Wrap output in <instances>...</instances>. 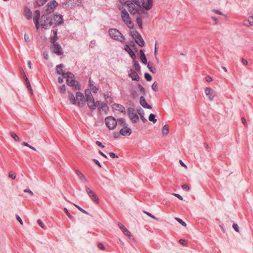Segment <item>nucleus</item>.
Instances as JSON below:
<instances>
[{"mask_svg":"<svg viewBox=\"0 0 253 253\" xmlns=\"http://www.w3.org/2000/svg\"><path fill=\"white\" fill-rule=\"evenodd\" d=\"M130 35L138 45L141 47H143L145 45L144 41L140 34L136 30L130 31Z\"/></svg>","mask_w":253,"mask_h":253,"instance_id":"nucleus-5","label":"nucleus"},{"mask_svg":"<svg viewBox=\"0 0 253 253\" xmlns=\"http://www.w3.org/2000/svg\"><path fill=\"white\" fill-rule=\"evenodd\" d=\"M169 129L168 125H165L162 129V133L163 135H166L169 133Z\"/></svg>","mask_w":253,"mask_h":253,"instance_id":"nucleus-38","label":"nucleus"},{"mask_svg":"<svg viewBox=\"0 0 253 253\" xmlns=\"http://www.w3.org/2000/svg\"><path fill=\"white\" fill-rule=\"evenodd\" d=\"M147 67L149 69V70L153 73H156V69L155 68H153L152 65L150 64V62L148 63L147 64Z\"/></svg>","mask_w":253,"mask_h":253,"instance_id":"nucleus-45","label":"nucleus"},{"mask_svg":"<svg viewBox=\"0 0 253 253\" xmlns=\"http://www.w3.org/2000/svg\"><path fill=\"white\" fill-rule=\"evenodd\" d=\"M137 111L138 112L139 115H140V119L143 121V122L144 123L147 122V120L145 119L144 117V110L140 107H138L137 108Z\"/></svg>","mask_w":253,"mask_h":253,"instance_id":"nucleus-24","label":"nucleus"},{"mask_svg":"<svg viewBox=\"0 0 253 253\" xmlns=\"http://www.w3.org/2000/svg\"><path fill=\"white\" fill-rule=\"evenodd\" d=\"M121 17L123 21L128 28H133V24L131 21L129 14L126 9H123L122 11L121 12Z\"/></svg>","mask_w":253,"mask_h":253,"instance_id":"nucleus-7","label":"nucleus"},{"mask_svg":"<svg viewBox=\"0 0 253 253\" xmlns=\"http://www.w3.org/2000/svg\"><path fill=\"white\" fill-rule=\"evenodd\" d=\"M205 92L210 101H212L214 97L216 95L215 91L211 87H206Z\"/></svg>","mask_w":253,"mask_h":253,"instance_id":"nucleus-13","label":"nucleus"},{"mask_svg":"<svg viewBox=\"0 0 253 253\" xmlns=\"http://www.w3.org/2000/svg\"><path fill=\"white\" fill-rule=\"evenodd\" d=\"M85 189L86 190V193H87L88 196L90 198V199L95 203L98 204L99 202V199L97 197L96 195L94 193V191H93L92 190H91L89 187L87 186L85 187Z\"/></svg>","mask_w":253,"mask_h":253,"instance_id":"nucleus-11","label":"nucleus"},{"mask_svg":"<svg viewBox=\"0 0 253 253\" xmlns=\"http://www.w3.org/2000/svg\"><path fill=\"white\" fill-rule=\"evenodd\" d=\"M125 50L126 51L130 56L132 58V59H135L136 56L135 54L133 51L132 49L130 47L129 45L128 44H126L125 46Z\"/></svg>","mask_w":253,"mask_h":253,"instance_id":"nucleus-20","label":"nucleus"},{"mask_svg":"<svg viewBox=\"0 0 253 253\" xmlns=\"http://www.w3.org/2000/svg\"><path fill=\"white\" fill-rule=\"evenodd\" d=\"M88 85L91 90L94 93H97L98 88L93 85V82L91 81V78L89 79Z\"/></svg>","mask_w":253,"mask_h":253,"instance_id":"nucleus-29","label":"nucleus"},{"mask_svg":"<svg viewBox=\"0 0 253 253\" xmlns=\"http://www.w3.org/2000/svg\"><path fill=\"white\" fill-rule=\"evenodd\" d=\"M129 45L132 50H134L136 52L137 51V46L133 42L130 43Z\"/></svg>","mask_w":253,"mask_h":253,"instance_id":"nucleus-54","label":"nucleus"},{"mask_svg":"<svg viewBox=\"0 0 253 253\" xmlns=\"http://www.w3.org/2000/svg\"><path fill=\"white\" fill-rule=\"evenodd\" d=\"M75 206L78 208V209L81 212L86 214H88V212L87 211H85L83 209H82L81 207H80V206L77 205H75L74 204Z\"/></svg>","mask_w":253,"mask_h":253,"instance_id":"nucleus-53","label":"nucleus"},{"mask_svg":"<svg viewBox=\"0 0 253 253\" xmlns=\"http://www.w3.org/2000/svg\"><path fill=\"white\" fill-rule=\"evenodd\" d=\"M92 100H94V98L92 94L88 95L86 97V99H85V102L86 101L87 102Z\"/></svg>","mask_w":253,"mask_h":253,"instance_id":"nucleus-55","label":"nucleus"},{"mask_svg":"<svg viewBox=\"0 0 253 253\" xmlns=\"http://www.w3.org/2000/svg\"><path fill=\"white\" fill-rule=\"evenodd\" d=\"M48 0H36V3L39 6L44 4Z\"/></svg>","mask_w":253,"mask_h":253,"instance_id":"nucleus-44","label":"nucleus"},{"mask_svg":"<svg viewBox=\"0 0 253 253\" xmlns=\"http://www.w3.org/2000/svg\"><path fill=\"white\" fill-rule=\"evenodd\" d=\"M63 67H64V66L62 64H60L58 65L56 67V72H57V74H58L59 75H62V76L63 77V78H66V75H67V73L64 72V71L63 70Z\"/></svg>","mask_w":253,"mask_h":253,"instance_id":"nucleus-19","label":"nucleus"},{"mask_svg":"<svg viewBox=\"0 0 253 253\" xmlns=\"http://www.w3.org/2000/svg\"><path fill=\"white\" fill-rule=\"evenodd\" d=\"M123 233L126 236H127L129 239H133V237L132 236L131 233L126 228L122 231Z\"/></svg>","mask_w":253,"mask_h":253,"instance_id":"nucleus-39","label":"nucleus"},{"mask_svg":"<svg viewBox=\"0 0 253 253\" xmlns=\"http://www.w3.org/2000/svg\"><path fill=\"white\" fill-rule=\"evenodd\" d=\"M113 108L115 110H118L120 111L121 113L123 114H126V110L125 108L122 105L117 104V103H114L113 105Z\"/></svg>","mask_w":253,"mask_h":253,"instance_id":"nucleus-23","label":"nucleus"},{"mask_svg":"<svg viewBox=\"0 0 253 253\" xmlns=\"http://www.w3.org/2000/svg\"><path fill=\"white\" fill-rule=\"evenodd\" d=\"M131 130L130 128L128 127H123L120 130V134L123 136H129L131 134Z\"/></svg>","mask_w":253,"mask_h":253,"instance_id":"nucleus-18","label":"nucleus"},{"mask_svg":"<svg viewBox=\"0 0 253 253\" xmlns=\"http://www.w3.org/2000/svg\"><path fill=\"white\" fill-rule=\"evenodd\" d=\"M118 226L119 227V228L121 229V230H122V231H123V230H125V229L126 228L120 222H118Z\"/></svg>","mask_w":253,"mask_h":253,"instance_id":"nucleus-64","label":"nucleus"},{"mask_svg":"<svg viewBox=\"0 0 253 253\" xmlns=\"http://www.w3.org/2000/svg\"><path fill=\"white\" fill-rule=\"evenodd\" d=\"M174 219L178 221L180 224H181L183 226H186L187 224L186 223L183 221L181 219L178 218V217H175Z\"/></svg>","mask_w":253,"mask_h":253,"instance_id":"nucleus-49","label":"nucleus"},{"mask_svg":"<svg viewBox=\"0 0 253 253\" xmlns=\"http://www.w3.org/2000/svg\"><path fill=\"white\" fill-rule=\"evenodd\" d=\"M92 161L94 162L99 168H101V165L97 160L93 159Z\"/></svg>","mask_w":253,"mask_h":253,"instance_id":"nucleus-61","label":"nucleus"},{"mask_svg":"<svg viewBox=\"0 0 253 253\" xmlns=\"http://www.w3.org/2000/svg\"><path fill=\"white\" fill-rule=\"evenodd\" d=\"M35 14L36 16L33 18V21L34 23L35 24L37 29H39L40 27V24L38 20L40 14V11L38 10H36L35 11Z\"/></svg>","mask_w":253,"mask_h":253,"instance_id":"nucleus-21","label":"nucleus"},{"mask_svg":"<svg viewBox=\"0 0 253 253\" xmlns=\"http://www.w3.org/2000/svg\"><path fill=\"white\" fill-rule=\"evenodd\" d=\"M37 222L42 228L45 229V226L41 219H38Z\"/></svg>","mask_w":253,"mask_h":253,"instance_id":"nucleus-57","label":"nucleus"},{"mask_svg":"<svg viewBox=\"0 0 253 253\" xmlns=\"http://www.w3.org/2000/svg\"><path fill=\"white\" fill-rule=\"evenodd\" d=\"M144 16H143L142 14L138 15V16H137L136 18V22L137 24H138L139 28L140 29H142L143 26H142V18H144Z\"/></svg>","mask_w":253,"mask_h":253,"instance_id":"nucleus-28","label":"nucleus"},{"mask_svg":"<svg viewBox=\"0 0 253 253\" xmlns=\"http://www.w3.org/2000/svg\"><path fill=\"white\" fill-rule=\"evenodd\" d=\"M124 4L128 7V10L131 14H144L145 15V17L147 16V11L143 9L141 7H137V6L133 4V3H130V1H126L124 2Z\"/></svg>","mask_w":253,"mask_h":253,"instance_id":"nucleus-1","label":"nucleus"},{"mask_svg":"<svg viewBox=\"0 0 253 253\" xmlns=\"http://www.w3.org/2000/svg\"><path fill=\"white\" fill-rule=\"evenodd\" d=\"M181 187L183 190L187 192L189 191L190 190V187L186 184H182L181 185Z\"/></svg>","mask_w":253,"mask_h":253,"instance_id":"nucleus-56","label":"nucleus"},{"mask_svg":"<svg viewBox=\"0 0 253 253\" xmlns=\"http://www.w3.org/2000/svg\"><path fill=\"white\" fill-rule=\"evenodd\" d=\"M23 79L25 82V84L27 85V87L28 88V89L30 91H31L32 89L31 87L30 83L26 75H24V76H23Z\"/></svg>","mask_w":253,"mask_h":253,"instance_id":"nucleus-36","label":"nucleus"},{"mask_svg":"<svg viewBox=\"0 0 253 253\" xmlns=\"http://www.w3.org/2000/svg\"><path fill=\"white\" fill-rule=\"evenodd\" d=\"M179 242L181 245L184 246H186L187 244V241L184 239H180Z\"/></svg>","mask_w":253,"mask_h":253,"instance_id":"nucleus-59","label":"nucleus"},{"mask_svg":"<svg viewBox=\"0 0 253 253\" xmlns=\"http://www.w3.org/2000/svg\"><path fill=\"white\" fill-rule=\"evenodd\" d=\"M152 6L153 0H142L141 6L143 9L149 10L152 8Z\"/></svg>","mask_w":253,"mask_h":253,"instance_id":"nucleus-15","label":"nucleus"},{"mask_svg":"<svg viewBox=\"0 0 253 253\" xmlns=\"http://www.w3.org/2000/svg\"><path fill=\"white\" fill-rule=\"evenodd\" d=\"M51 18V13H46L42 15L40 20V25L44 29H48L52 25V21Z\"/></svg>","mask_w":253,"mask_h":253,"instance_id":"nucleus-2","label":"nucleus"},{"mask_svg":"<svg viewBox=\"0 0 253 253\" xmlns=\"http://www.w3.org/2000/svg\"><path fill=\"white\" fill-rule=\"evenodd\" d=\"M69 100L71 104L73 105L77 104L76 98L74 96V94L72 93H70L69 94Z\"/></svg>","mask_w":253,"mask_h":253,"instance_id":"nucleus-34","label":"nucleus"},{"mask_svg":"<svg viewBox=\"0 0 253 253\" xmlns=\"http://www.w3.org/2000/svg\"><path fill=\"white\" fill-rule=\"evenodd\" d=\"M64 211L65 212L66 215H67V216L71 219L72 220V221H74L75 220V218L74 216H72L70 213H69V212L68 211V210H67V209L66 208H64Z\"/></svg>","mask_w":253,"mask_h":253,"instance_id":"nucleus-42","label":"nucleus"},{"mask_svg":"<svg viewBox=\"0 0 253 253\" xmlns=\"http://www.w3.org/2000/svg\"><path fill=\"white\" fill-rule=\"evenodd\" d=\"M88 107L92 110H94L97 107V102L95 103L94 100H92L87 102Z\"/></svg>","mask_w":253,"mask_h":253,"instance_id":"nucleus-31","label":"nucleus"},{"mask_svg":"<svg viewBox=\"0 0 253 253\" xmlns=\"http://www.w3.org/2000/svg\"><path fill=\"white\" fill-rule=\"evenodd\" d=\"M140 53V58L141 59V62L144 64H147L148 63L147 62V58L145 55V53L142 49H140L139 51Z\"/></svg>","mask_w":253,"mask_h":253,"instance_id":"nucleus-26","label":"nucleus"},{"mask_svg":"<svg viewBox=\"0 0 253 253\" xmlns=\"http://www.w3.org/2000/svg\"><path fill=\"white\" fill-rule=\"evenodd\" d=\"M97 105H98V109L99 111L100 112L101 110L105 111L107 108V104L105 103L102 102L101 101H97Z\"/></svg>","mask_w":253,"mask_h":253,"instance_id":"nucleus-25","label":"nucleus"},{"mask_svg":"<svg viewBox=\"0 0 253 253\" xmlns=\"http://www.w3.org/2000/svg\"><path fill=\"white\" fill-rule=\"evenodd\" d=\"M52 32L53 34L50 39L51 42L53 41H56L58 39V37H57V29L54 27L52 30Z\"/></svg>","mask_w":253,"mask_h":253,"instance_id":"nucleus-27","label":"nucleus"},{"mask_svg":"<svg viewBox=\"0 0 253 253\" xmlns=\"http://www.w3.org/2000/svg\"><path fill=\"white\" fill-rule=\"evenodd\" d=\"M98 247L101 250H104L105 249L104 245L101 243H98Z\"/></svg>","mask_w":253,"mask_h":253,"instance_id":"nucleus-63","label":"nucleus"},{"mask_svg":"<svg viewBox=\"0 0 253 253\" xmlns=\"http://www.w3.org/2000/svg\"><path fill=\"white\" fill-rule=\"evenodd\" d=\"M81 3V0H66L64 3V6L68 8L79 5Z\"/></svg>","mask_w":253,"mask_h":253,"instance_id":"nucleus-10","label":"nucleus"},{"mask_svg":"<svg viewBox=\"0 0 253 253\" xmlns=\"http://www.w3.org/2000/svg\"><path fill=\"white\" fill-rule=\"evenodd\" d=\"M16 218L18 221V222L20 223V224L23 225V221H22L21 218H20V217L18 215H17V214L16 215Z\"/></svg>","mask_w":253,"mask_h":253,"instance_id":"nucleus-62","label":"nucleus"},{"mask_svg":"<svg viewBox=\"0 0 253 253\" xmlns=\"http://www.w3.org/2000/svg\"><path fill=\"white\" fill-rule=\"evenodd\" d=\"M127 114L129 118L133 123L137 122L139 120V117L134 109L130 107L128 108L127 109Z\"/></svg>","mask_w":253,"mask_h":253,"instance_id":"nucleus-9","label":"nucleus"},{"mask_svg":"<svg viewBox=\"0 0 253 253\" xmlns=\"http://www.w3.org/2000/svg\"><path fill=\"white\" fill-rule=\"evenodd\" d=\"M76 96V101H78V106L83 107L85 103V98L83 93L81 92H77Z\"/></svg>","mask_w":253,"mask_h":253,"instance_id":"nucleus-12","label":"nucleus"},{"mask_svg":"<svg viewBox=\"0 0 253 253\" xmlns=\"http://www.w3.org/2000/svg\"><path fill=\"white\" fill-rule=\"evenodd\" d=\"M130 3H133V4L137 7H141V4L142 2V0H130Z\"/></svg>","mask_w":253,"mask_h":253,"instance_id":"nucleus-37","label":"nucleus"},{"mask_svg":"<svg viewBox=\"0 0 253 253\" xmlns=\"http://www.w3.org/2000/svg\"><path fill=\"white\" fill-rule=\"evenodd\" d=\"M133 68L134 70L137 72H140V66L139 65L138 62L135 60V59H133Z\"/></svg>","mask_w":253,"mask_h":253,"instance_id":"nucleus-35","label":"nucleus"},{"mask_svg":"<svg viewBox=\"0 0 253 253\" xmlns=\"http://www.w3.org/2000/svg\"><path fill=\"white\" fill-rule=\"evenodd\" d=\"M152 89L155 91H158L159 90L158 84L156 82H155L152 85Z\"/></svg>","mask_w":253,"mask_h":253,"instance_id":"nucleus-46","label":"nucleus"},{"mask_svg":"<svg viewBox=\"0 0 253 253\" xmlns=\"http://www.w3.org/2000/svg\"><path fill=\"white\" fill-rule=\"evenodd\" d=\"M66 90V86L65 84L62 85L59 89V91L61 93L63 94L65 93Z\"/></svg>","mask_w":253,"mask_h":253,"instance_id":"nucleus-52","label":"nucleus"},{"mask_svg":"<svg viewBox=\"0 0 253 253\" xmlns=\"http://www.w3.org/2000/svg\"><path fill=\"white\" fill-rule=\"evenodd\" d=\"M57 5H58L57 2L55 0H53L48 3L47 9H48V10L53 9L57 6Z\"/></svg>","mask_w":253,"mask_h":253,"instance_id":"nucleus-30","label":"nucleus"},{"mask_svg":"<svg viewBox=\"0 0 253 253\" xmlns=\"http://www.w3.org/2000/svg\"><path fill=\"white\" fill-rule=\"evenodd\" d=\"M233 229L237 232H239V226L238 225L236 224V223H234L233 224Z\"/></svg>","mask_w":253,"mask_h":253,"instance_id":"nucleus-58","label":"nucleus"},{"mask_svg":"<svg viewBox=\"0 0 253 253\" xmlns=\"http://www.w3.org/2000/svg\"><path fill=\"white\" fill-rule=\"evenodd\" d=\"M138 88L139 89L140 91L142 93L143 95H145V88L139 84H137Z\"/></svg>","mask_w":253,"mask_h":253,"instance_id":"nucleus-50","label":"nucleus"},{"mask_svg":"<svg viewBox=\"0 0 253 253\" xmlns=\"http://www.w3.org/2000/svg\"><path fill=\"white\" fill-rule=\"evenodd\" d=\"M23 14L24 17L28 20L31 18L32 17V11L31 10V7L30 5L25 6L23 9Z\"/></svg>","mask_w":253,"mask_h":253,"instance_id":"nucleus-16","label":"nucleus"},{"mask_svg":"<svg viewBox=\"0 0 253 253\" xmlns=\"http://www.w3.org/2000/svg\"><path fill=\"white\" fill-rule=\"evenodd\" d=\"M66 78H67V84L69 86L74 87L75 90H79L80 89L79 83L75 80L73 74L71 72H68Z\"/></svg>","mask_w":253,"mask_h":253,"instance_id":"nucleus-3","label":"nucleus"},{"mask_svg":"<svg viewBox=\"0 0 253 253\" xmlns=\"http://www.w3.org/2000/svg\"><path fill=\"white\" fill-rule=\"evenodd\" d=\"M143 212L145 213L146 214H147L148 216H149V217L155 219L157 221H158L159 220V219L156 217V216H155L154 215H152L151 213L150 212H148L145 211H143Z\"/></svg>","mask_w":253,"mask_h":253,"instance_id":"nucleus-47","label":"nucleus"},{"mask_svg":"<svg viewBox=\"0 0 253 253\" xmlns=\"http://www.w3.org/2000/svg\"><path fill=\"white\" fill-rule=\"evenodd\" d=\"M247 22H248L250 26L253 25V16H250L248 21H245L244 23V25L245 26H249Z\"/></svg>","mask_w":253,"mask_h":253,"instance_id":"nucleus-41","label":"nucleus"},{"mask_svg":"<svg viewBox=\"0 0 253 253\" xmlns=\"http://www.w3.org/2000/svg\"><path fill=\"white\" fill-rule=\"evenodd\" d=\"M144 77H145V79H146V80L148 82L151 81L152 79L151 75L148 73H145Z\"/></svg>","mask_w":253,"mask_h":253,"instance_id":"nucleus-48","label":"nucleus"},{"mask_svg":"<svg viewBox=\"0 0 253 253\" xmlns=\"http://www.w3.org/2000/svg\"><path fill=\"white\" fill-rule=\"evenodd\" d=\"M156 115L153 114H150L149 117V120L151 122L155 123L157 122V120L155 119Z\"/></svg>","mask_w":253,"mask_h":253,"instance_id":"nucleus-43","label":"nucleus"},{"mask_svg":"<svg viewBox=\"0 0 253 253\" xmlns=\"http://www.w3.org/2000/svg\"><path fill=\"white\" fill-rule=\"evenodd\" d=\"M76 171V173L77 174V175H78V177L82 181H85L86 182H87V180L86 179V178L85 177V176H84V175L83 174H82L80 171H79L78 170L76 169L75 170Z\"/></svg>","mask_w":253,"mask_h":253,"instance_id":"nucleus-33","label":"nucleus"},{"mask_svg":"<svg viewBox=\"0 0 253 253\" xmlns=\"http://www.w3.org/2000/svg\"><path fill=\"white\" fill-rule=\"evenodd\" d=\"M139 102L140 105L145 108L151 109L152 106L149 105L146 101V100L143 96L140 97Z\"/></svg>","mask_w":253,"mask_h":253,"instance_id":"nucleus-22","label":"nucleus"},{"mask_svg":"<svg viewBox=\"0 0 253 253\" xmlns=\"http://www.w3.org/2000/svg\"><path fill=\"white\" fill-rule=\"evenodd\" d=\"M137 71H135L133 69H130L128 72V76L130 77L132 81H139L140 77L137 74Z\"/></svg>","mask_w":253,"mask_h":253,"instance_id":"nucleus-17","label":"nucleus"},{"mask_svg":"<svg viewBox=\"0 0 253 253\" xmlns=\"http://www.w3.org/2000/svg\"><path fill=\"white\" fill-rule=\"evenodd\" d=\"M107 127L111 130L114 129L117 125V120L112 116L107 117L105 119Z\"/></svg>","mask_w":253,"mask_h":253,"instance_id":"nucleus-8","label":"nucleus"},{"mask_svg":"<svg viewBox=\"0 0 253 253\" xmlns=\"http://www.w3.org/2000/svg\"><path fill=\"white\" fill-rule=\"evenodd\" d=\"M109 155L110 157L112 158H118V156L116 155L113 152H110L109 153Z\"/></svg>","mask_w":253,"mask_h":253,"instance_id":"nucleus-60","label":"nucleus"},{"mask_svg":"<svg viewBox=\"0 0 253 253\" xmlns=\"http://www.w3.org/2000/svg\"><path fill=\"white\" fill-rule=\"evenodd\" d=\"M51 19L52 21V25H59L63 22V18L61 15H54L51 14Z\"/></svg>","mask_w":253,"mask_h":253,"instance_id":"nucleus-14","label":"nucleus"},{"mask_svg":"<svg viewBox=\"0 0 253 253\" xmlns=\"http://www.w3.org/2000/svg\"><path fill=\"white\" fill-rule=\"evenodd\" d=\"M10 136L15 140L17 141H19L20 139L18 137V136L13 132H11L10 133Z\"/></svg>","mask_w":253,"mask_h":253,"instance_id":"nucleus-51","label":"nucleus"},{"mask_svg":"<svg viewBox=\"0 0 253 253\" xmlns=\"http://www.w3.org/2000/svg\"><path fill=\"white\" fill-rule=\"evenodd\" d=\"M109 34L110 36L114 40L120 41L121 42H125V38L121 33L117 29H111L109 30Z\"/></svg>","mask_w":253,"mask_h":253,"instance_id":"nucleus-4","label":"nucleus"},{"mask_svg":"<svg viewBox=\"0 0 253 253\" xmlns=\"http://www.w3.org/2000/svg\"><path fill=\"white\" fill-rule=\"evenodd\" d=\"M117 124L123 126V127H126L128 126V125L126 123L125 120L123 118H120L118 119L117 121Z\"/></svg>","mask_w":253,"mask_h":253,"instance_id":"nucleus-32","label":"nucleus"},{"mask_svg":"<svg viewBox=\"0 0 253 253\" xmlns=\"http://www.w3.org/2000/svg\"><path fill=\"white\" fill-rule=\"evenodd\" d=\"M52 45L50 46L51 51L57 55H62L63 54L61 46L56 41H51Z\"/></svg>","mask_w":253,"mask_h":253,"instance_id":"nucleus-6","label":"nucleus"},{"mask_svg":"<svg viewBox=\"0 0 253 253\" xmlns=\"http://www.w3.org/2000/svg\"><path fill=\"white\" fill-rule=\"evenodd\" d=\"M158 49V42L157 41H156L155 44L154 55H155V58L157 60V62L159 61V59L157 57Z\"/></svg>","mask_w":253,"mask_h":253,"instance_id":"nucleus-40","label":"nucleus"}]
</instances>
